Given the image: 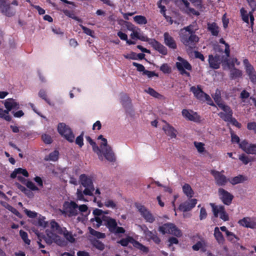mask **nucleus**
<instances>
[{
	"instance_id": "nucleus-1",
	"label": "nucleus",
	"mask_w": 256,
	"mask_h": 256,
	"mask_svg": "<svg viewBox=\"0 0 256 256\" xmlns=\"http://www.w3.org/2000/svg\"><path fill=\"white\" fill-rule=\"evenodd\" d=\"M50 225V230H46V236L44 237L45 241L48 244H50L54 242L60 246H64L66 244L64 240L54 232L63 234L65 238L71 243L75 242V238L72 233L68 232L66 228L60 227L54 220H51Z\"/></svg>"
},
{
	"instance_id": "nucleus-2",
	"label": "nucleus",
	"mask_w": 256,
	"mask_h": 256,
	"mask_svg": "<svg viewBox=\"0 0 256 256\" xmlns=\"http://www.w3.org/2000/svg\"><path fill=\"white\" fill-rule=\"evenodd\" d=\"M80 184L85 188L83 192L80 190H77V198L80 200L88 201L84 198L86 196H92L94 190L91 178L85 174H82L80 177Z\"/></svg>"
},
{
	"instance_id": "nucleus-3",
	"label": "nucleus",
	"mask_w": 256,
	"mask_h": 256,
	"mask_svg": "<svg viewBox=\"0 0 256 256\" xmlns=\"http://www.w3.org/2000/svg\"><path fill=\"white\" fill-rule=\"evenodd\" d=\"M102 224L106 226L110 232L116 234H124L125 232L123 228L117 226V222L114 219L107 216H102Z\"/></svg>"
},
{
	"instance_id": "nucleus-4",
	"label": "nucleus",
	"mask_w": 256,
	"mask_h": 256,
	"mask_svg": "<svg viewBox=\"0 0 256 256\" xmlns=\"http://www.w3.org/2000/svg\"><path fill=\"white\" fill-rule=\"evenodd\" d=\"M58 133L70 142H73L74 140V135L70 126L66 124L60 123L58 126Z\"/></svg>"
},
{
	"instance_id": "nucleus-5",
	"label": "nucleus",
	"mask_w": 256,
	"mask_h": 256,
	"mask_svg": "<svg viewBox=\"0 0 256 256\" xmlns=\"http://www.w3.org/2000/svg\"><path fill=\"white\" fill-rule=\"evenodd\" d=\"M180 38L182 42L188 47L192 48L194 47L196 44L198 42L199 38L194 34H184V32L180 34Z\"/></svg>"
},
{
	"instance_id": "nucleus-6",
	"label": "nucleus",
	"mask_w": 256,
	"mask_h": 256,
	"mask_svg": "<svg viewBox=\"0 0 256 256\" xmlns=\"http://www.w3.org/2000/svg\"><path fill=\"white\" fill-rule=\"evenodd\" d=\"M158 230L162 234H168L178 237L182 236L180 230L173 224H165L160 226Z\"/></svg>"
},
{
	"instance_id": "nucleus-7",
	"label": "nucleus",
	"mask_w": 256,
	"mask_h": 256,
	"mask_svg": "<svg viewBox=\"0 0 256 256\" xmlns=\"http://www.w3.org/2000/svg\"><path fill=\"white\" fill-rule=\"evenodd\" d=\"M225 111L220 112L218 116L226 122H230L238 128H240L241 124H240L234 118H232V112L230 107H225Z\"/></svg>"
},
{
	"instance_id": "nucleus-8",
	"label": "nucleus",
	"mask_w": 256,
	"mask_h": 256,
	"mask_svg": "<svg viewBox=\"0 0 256 256\" xmlns=\"http://www.w3.org/2000/svg\"><path fill=\"white\" fill-rule=\"evenodd\" d=\"M194 96L198 100L202 101H206L210 105H213L210 98L207 94H205L200 88L199 86H192L190 88Z\"/></svg>"
},
{
	"instance_id": "nucleus-9",
	"label": "nucleus",
	"mask_w": 256,
	"mask_h": 256,
	"mask_svg": "<svg viewBox=\"0 0 256 256\" xmlns=\"http://www.w3.org/2000/svg\"><path fill=\"white\" fill-rule=\"evenodd\" d=\"M178 61L176 62V66L180 73L182 74H186L190 76V73L187 72L186 70H190L192 66L189 62L184 58L180 56L177 58Z\"/></svg>"
},
{
	"instance_id": "nucleus-10",
	"label": "nucleus",
	"mask_w": 256,
	"mask_h": 256,
	"mask_svg": "<svg viewBox=\"0 0 256 256\" xmlns=\"http://www.w3.org/2000/svg\"><path fill=\"white\" fill-rule=\"evenodd\" d=\"M78 206L74 202H65L63 205L62 212L65 215L72 216L78 214Z\"/></svg>"
},
{
	"instance_id": "nucleus-11",
	"label": "nucleus",
	"mask_w": 256,
	"mask_h": 256,
	"mask_svg": "<svg viewBox=\"0 0 256 256\" xmlns=\"http://www.w3.org/2000/svg\"><path fill=\"white\" fill-rule=\"evenodd\" d=\"M100 151V154H96L98 157V158L103 160L104 158L110 162H114L116 161V158L114 153L112 149V147L108 148L102 150Z\"/></svg>"
},
{
	"instance_id": "nucleus-12",
	"label": "nucleus",
	"mask_w": 256,
	"mask_h": 256,
	"mask_svg": "<svg viewBox=\"0 0 256 256\" xmlns=\"http://www.w3.org/2000/svg\"><path fill=\"white\" fill-rule=\"evenodd\" d=\"M212 212L215 217H219L224 221H228L229 220L228 215L224 210L222 206H215L214 204H210Z\"/></svg>"
},
{
	"instance_id": "nucleus-13",
	"label": "nucleus",
	"mask_w": 256,
	"mask_h": 256,
	"mask_svg": "<svg viewBox=\"0 0 256 256\" xmlns=\"http://www.w3.org/2000/svg\"><path fill=\"white\" fill-rule=\"evenodd\" d=\"M136 207L141 216L147 222L152 223L154 221V216L144 206L138 204H136Z\"/></svg>"
},
{
	"instance_id": "nucleus-14",
	"label": "nucleus",
	"mask_w": 256,
	"mask_h": 256,
	"mask_svg": "<svg viewBox=\"0 0 256 256\" xmlns=\"http://www.w3.org/2000/svg\"><path fill=\"white\" fill-rule=\"evenodd\" d=\"M239 146L248 154H256V144H250L244 140L240 143Z\"/></svg>"
},
{
	"instance_id": "nucleus-15",
	"label": "nucleus",
	"mask_w": 256,
	"mask_h": 256,
	"mask_svg": "<svg viewBox=\"0 0 256 256\" xmlns=\"http://www.w3.org/2000/svg\"><path fill=\"white\" fill-rule=\"evenodd\" d=\"M102 211L101 210L96 208L94 210L93 214L94 218L90 220L92 226L96 228H98L102 224V216H106L102 214Z\"/></svg>"
},
{
	"instance_id": "nucleus-16",
	"label": "nucleus",
	"mask_w": 256,
	"mask_h": 256,
	"mask_svg": "<svg viewBox=\"0 0 256 256\" xmlns=\"http://www.w3.org/2000/svg\"><path fill=\"white\" fill-rule=\"evenodd\" d=\"M238 224L244 228H256V219L254 218L244 217L240 220Z\"/></svg>"
},
{
	"instance_id": "nucleus-17",
	"label": "nucleus",
	"mask_w": 256,
	"mask_h": 256,
	"mask_svg": "<svg viewBox=\"0 0 256 256\" xmlns=\"http://www.w3.org/2000/svg\"><path fill=\"white\" fill-rule=\"evenodd\" d=\"M22 175L25 177L28 176V173L26 169L22 168H16L10 174V177L12 178H17L18 180L21 182L26 181V179L21 176Z\"/></svg>"
},
{
	"instance_id": "nucleus-18",
	"label": "nucleus",
	"mask_w": 256,
	"mask_h": 256,
	"mask_svg": "<svg viewBox=\"0 0 256 256\" xmlns=\"http://www.w3.org/2000/svg\"><path fill=\"white\" fill-rule=\"evenodd\" d=\"M164 124L162 126V129L165 134L170 138H176L178 134L177 130L166 122L164 121Z\"/></svg>"
},
{
	"instance_id": "nucleus-19",
	"label": "nucleus",
	"mask_w": 256,
	"mask_h": 256,
	"mask_svg": "<svg viewBox=\"0 0 256 256\" xmlns=\"http://www.w3.org/2000/svg\"><path fill=\"white\" fill-rule=\"evenodd\" d=\"M218 195L222 202L226 205H230L233 198V196L230 192L223 188L218 190Z\"/></svg>"
},
{
	"instance_id": "nucleus-20",
	"label": "nucleus",
	"mask_w": 256,
	"mask_h": 256,
	"mask_svg": "<svg viewBox=\"0 0 256 256\" xmlns=\"http://www.w3.org/2000/svg\"><path fill=\"white\" fill-rule=\"evenodd\" d=\"M148 44L152 46V48L158 51L162 54L166 55L168 53L167 48L162 44L156 40L154 39H150L148 42Z\"/></svg>"
},
{
	"instance_id": "nucleus-21",
	"label": "nucleus",
	"mask_w": 256,
	"mask_h": 256,
	"mask_svg": "<svg viewBox=\"0 0 256 256\" xmlns=\"http://www.w3.org/2000/svg\"><path fill=\"white\" fill-rule=\"evenodd\" d=\"M196 199L190 200L181 204L179 206V210L184 212L190 211L196 206Z\"/></svg>"
},
{
	"instance_id": "nucleus-22",
	"label": "nucleus",
	"mask_w": 256,
	"mask_h": 256,
	"mask_svg": "<svg viewBox=\"0 0 256 256\" xmlns=\"http://www.w3.org/2000/svg\"><path fill=\"white\" fill-rule=\"evenodd\" d=\"M182 115L186 119L198 122L200 120V118L196 112L192 110L184 109L182 110Z\"/></svg>"
},
{
	"instance_id": "nucleus-23",
	"label": "nucleus",
	"mask_w": 256,
	"mask_h": 256,
	"mask_svg": "<svg viewBox=\"0 0 256 256\" xmlns=\"http://www.w3.org/2000/svg\"><path fill=\"white\" fill-rule=\"evenodd\" d=\"M244 63L246 67V72L248 75L251 81L254 82H256V72L254 70V68L248 62V60H244Z\"/></svg>"
},
{
	"instance_id": "nucleus-24",
	"label": "nucleus",
	"mask_w": 256,
	"mask_h": 256,
	"mask_svg": "<svg viewBox=\"0 0 256 256\" xmlns=\"http://www.w3.org/2000/svg\"><path fill=\"white\" fill-rule=\"evenodd\" d=\"M222 57L220 56H209L208 62L210 66V68L214 69L218 68H220V63L222 62Z\"/></svg>"
},
{
	"instance_id": "nucleus-25",
	"label": "nucleus",
	"mask_w": 256,
	"mask_h": 256,
	"mask_svg": "<svg viewBox=\"0 0 256 256\" xmlns=\"http://www.w3.org/2000/svg\"><path fill=\"white\" fill-rule=\"evenodd\" d=\"M130 36L132 40H139L143 42H148L149 38L141 31L138 27L132 32Z\"/></svg>"
},
{
	"instance_id": "nucleus-26",
	"label": "nucleus",
	"mask_w": 256,
	"mask_h": 256,
	"mask_svg": "<svg viewBox=\"0 0 256 256\" xmlns=\"http://www.w3.org/2000/svg\"><path fill=\"white\" fill-rule=\"evenodd\" d=\"M240 13L242 20L247 24H248L249 22L250 18V24L252 26L254 20L252 12H248L244 8H242L240 10Z\"/></svg>"
},
{
	"instance_id": "nucleus-27",
	"label": "nucleus",
	"mask_w": 256,
	"mask_h": 256,
	"mask_svg": "<svg viewBox=\"0 0 256 256\" xmlns=\"http://www.w3.org/2000/svg\"><path fill=\"white\" fill-rule=\"evenodd\" d=\"M211 174L214 176L217 184L224 186L226 184L228 180L221 172L216 170H212Z\"/></svg>"
},
{
	"instance_id": "nucleus-28",
	"label": "nucleus",
	"mask_w": 256,
	"mask_h": 256,
	"mask_svg": "<svg viewBox=\"0 0 256 256\" xmlns=\"http://www.w3.org/2000/svg\"><path fill=\"white\" fill-rule=\"evenodd\" d=\"M4 107L9 112L12 109H18L20 108V104L15 100L13 98H8L2 102Z\"/></svg>"
},
{
	"instance_id": "nucleus-29",
	"label": "nucleus",
	"mask_w": 256,
	"mask_h": 256,
	"mask_svg": "<svg viewBox=\"0 0 256 256\" xmlns=\"http://www.w3.org/2000/svg\"><path fill=\"white\" fill-rule=\"evenodd\" d=\"M0 10L5 15L10 16L14 14V12L11 10L10 4H8L4 0H0Z\"/></svg>"
},
{
	"instance_id": "nucleus-30",
	"label": "nucleus",
	"mask_w": 256,
	"mask_h": 256,
	"mask_svg": "<svg viewBox=\"0 0 256 256\" xmlns=\"http://www.w3.org/2000/svg\"><path fill=\"white\" fill-rule=\"evenodd\" d=\"M164 37V42L166 46L172 49L176 48V44L174 40L168 33L165 32Z\"/></svg>"
},
{
	"instance_id": "nucleus-31",
	"label": "nucleus",
	"mask_w": 256,
	"mask_h": 256,
	"mask_svg": "<svg viewBox=\"0 0 256 256\" xmlns=\"http://www.w3.org/2000/svg\"><path fill=\"white\" fill-rule=\"evenodd\" d=\"M57 9L62 12L66 16L74 20L80 21V20L74 15L73 11L69 10L66 8V6L64 4H61L60 7V8H58Z\"/></svg>"
},
{
	"instance_id": "nucleus-32",
	"label": "nucleus",
	"mask_w": 256,
	"mask_h": 256,
	"mask_svg": "<svg viewBox=\"0 0 256 256\" xmlns=\"http://www.w3.org/2000/svg\"><path fill=\"white\" fill-rule=\"evenodd\" d=\"M220 92L218 90H216L213 96V98L215 101V102L217 104L218 107L222 110L224 112L225 108H224L225 107H229L228 106L225 105L222 101L220 99Z\"/></svg>"
},
{
	"instance_id": "nucleus-33",
	"label": "nucleus",
	"mask_w": 256,
	"mask_h": 256,
	"mask_svg": "<svg viewBox=\"0 0 256 256\" xmlns=\"http://www.w3.org/2000/svg\"><path fill=\"white\" fill-rule=\"evenodd\" d=\"M198 30V26L196 22H194L192 24L184 28L180 31V34L184 32V34H194L196 30Z\"/></svg>"
},
{
	"instance_id": "nucleus-34",
	"label": "nucleus",
	"mask_w": 256,
	"mask_h": 256,
	"mask_svg": "<svg viewBox=\"0 0 256 256\" xmlns=\"http://www.w3.org/2000/svg\"><path fill=\"white\" fill-rule=\"evenodd\" d=\"M206 241L202 238H200L196 244L192 246V249L194 250L198 251L201 250L202 251L206 250Z\"/></svg>"
},
{
	"instance_id": "nucleus-35",
	"label": "nucleus",
	"mask_w": 256,
	"mask_h": 256,
	"mask_svg": "<svg viewBox=\"0 0 256 256\" xmlns=\"http://www.w3.org/2000/svg\"><path fill=\"white\" fill-rule=\"evenodd\" d=\"M214 235L216 240L219 244H224V238L222 233L220 232L219 228L216 227L214 228Z\"/></svg>"
},
{
	"instance_id": "nucleus-36",
	"label": "nucleus",
	"mask_w": 256,
	"mask_h": 256,
	"mask_svg": "<svg viewBox=\"0 0 256 256\" xmlns=\"http://www.w3.org/2000/svg\"><path fill=\"white\" fill-rule=\"evenodd\" d=\"M98 140H99L98 144L100 146H98V148L99 150H102L111 147L108 144L107 140L104 138L102 135L99 136L98 138Z\"/></svg>"
},
{
	"instance_id": "nucleus-37",
	"label": "nucleus",
	"mask_w": 256,
	"mask_h": 256,
	"mask_svg": "<svg viewBox=\"0 0 256 256\" xmlns=\"http://www.w3.org/2000/svg\"><path fill=\"white\" fill-rule=\"evenodd\" d=\"M182 192L188 198H192L194 195V192L190 186L188 184H184L182 186Z\"/></svg>"
},
{
	"instance_id": "nucleus-38",
	"label": "nucleus",
	"mask_w": 256,
	"mask_h": 256,
	"mask_svg": "<svg viewBox=\"0 0 256 256\" xmlns=\"http://www.w3.org/2000/svg\"><path fill=\"white\" fill-rule=\"evenodd\" d=\"M194 144L199 154H205L207 152L204 143L198 142H194Z\"/></svg>"
},
{
	"instance_id": "nucleus-39",
	"label": "nucleus",
	"mask_w": 256,
	"mask_h": 256,
	"mask_svg": "<svg viewBox=\"0 0 256 256\" xmlns=\"http://www.w3.org/2000/svg\"><path fill=\"white\" fill-rule=\"evenodd\" d=\"M134 22L139 25H144L147 24L148 20L146 18L142 15L136 16L133 18Z\"/></svg>"
},
{
	"instance_id": "nucleus-40",
	"label": "nucleus",
	"mask_w": 256,
	"mask_h": 256,
	"mask_svg": "<svg viewBox=\"0 0 256 256\" xmlns=\"http://www.w3.org/2000/svg\"><path fill=\"white\" fill-rule=\"evenodd\" d=\"M208 28L213 36H216L218 35L219 28L216 23L208 24Z\"/></svg>"
},
{
	"instance_id": "nucleus-41",
	"label": "nucleus",
	"mask_w": 256,
	"mask_h": 256,
	"mask_svg": "<svg viewBox=\"0 0 256 256\" xmlns=\"http://www.w3.org/2000/svg\"><path fill=\"white\" fill-rule=\"evenodd\" d=\"M133 246L144 254H147L149 251L148 248V247L144 246L142 244L135 240L134 242Z\"/></svg>"
},
{
	"instance_id": "nucleus-42",
	"label": "nucleus",
	"mask_w": 256,
	"mask_h": 256,
	"mask_svg": "<svg viewBox=\"0 0 256 256\" xmlns=\"http://www.w3.org/2000/svg\"><path fill=\"white\" fill-rule=\"evenodd\" d=\"M246 180V178L245 176L242 175H239L231 178L230 182L232 184L235 185L242 182Z\"/></svg>"
},
{
	"instance_id": "nucleus-43",
	"label": "nucleus",
	"mask_w": 256,
	"mask_h": 256,
	"mask_svg": "<svg viewBox=\"0 0 256 256\" xmlns=\"http://www.w3.org/2000/svg\"><path fill=\"white\" fill-rule=\"evenodd\" d=\"M9 112V110L7 109L4 110L2 108H0V118L6 121H10L12 118L10 116Z\"/></svg>"
},
{
	"instance_id": "nucleus-44",
	"label": "nucleus",
	"mask_w": 256,
	"mask_h": 256,
	"mask_svg": "<svg viewBox=\"0 0 256 256\" xmlns=\"http://www.w3.org/2000/svg\"><path fill=\"white\" fill-rule=\"evenodd\" d=\"M140 228L147 238L152 240L156 235L155 233L150 231L146 226H140Z\"/></svg>"
},
{
	"instance_id": "nucleus-45",
	"label": "nucleus",
	"mask_w": 256,
	"mask_h": 256,
	"mask_svg": "<svg viewBox=\"0 0 256 256\" xmlns=\"http://www.w3.org/2000/svg\"><path fill=\"white\" fill-rule=\"evenodd\" d=\"M24 183L27 187L28 188L30 189L32 191H38V188L35 185V184L30 180H26V181L24 182H22Z\"/></svg>"
},
{
	"instance_id": "nucleus-46",
	"label": "nucleus",
	"mask_w": 256,
	"mask_h": 256,
	"mask_svg": "<svg viewBox=\"0 0 256 256\" xmlns=\"http://www.w3.org/2000/svg\"><path fill=\"white\" fill-rule=\"evenodd\" d=\"M58 152L54 150V152L50 153L48 156H46L45 160H46L56 161L58 159Z\"/></svg>"
},
{
	"instance_id": "nucleus-47",
	"label": "nucleus",
	"mask_w": 256,
	"mask_h": 256,
	"mask_svg": "<svg viewBox=\"0 0 256 256\" xmlns=\"http://www.w3.org/2000/svg\"><path fill=\"white\" fill-rule=\"evenodd\" d=\"M134 240L130 236H128L125 238H123L118 242V243L120 244L122 246H127L129 243H131L132 245Z\"/></svg>"
},
{
	"instance_id": "nucleus-48",
	"label": "nucleus",
	"mask_w": 256,
	"mask_h": 256,
	"mask_svg": "<svg viewBox=\"0 0 256 256\" xmlns=\"http://www.w3.org/2000/svg\"><path fill=\"white\" fill-rule=\"evenodd\" d=\"M38 224L42 228H46L48 226V222L46 220V218L40 215L38 218Z\"/></svg>"
},
{
	"instance_id": "nucleus-49",
	"label": "nucleus",
	"mask_w": 256,
	"mask_h": 256,
	"mask_svg": "<svg viewBox=\"0 0 256 256\" xmlns=\"http://www.w3.org/2000/svg\"><path fill=\"white\" fill-rule=\"evenodd\" d=\"M38 96L44 100L49 104H50V100L48 98L46 90L44 89H40L38 92Z\"/></svg>"
},
{
	"instance_id": "nucleus-50",
	"label": "nucleus",
	"mask_w": 256,
	"mask_h": 256,
	"mask_svg": "<svg viewBox=\"0 0 256 256\" xmlns=\"http://www.w3.org/2000/svg\"><path fill=\"white\" fill-rule=\"evenodd\" d=\"M87 140L90 144L92 147L93 151L96 152V154H100V151L99 150L98 146L96 145V143L94 142L91 139L90 137H88L86 138Z\"/></svg>"
},
{
	"instance_id": "nucleus-51",
	"label": "nucleus",
	"mask_w": 256,
	"mask_h": 256,
	"mask_svg": "<svg viewBox=\"0 0 256 256\" xmlns=\"http://www.w3.org/2000/svg\"><path fill=\"white\" fill-rule=\"evenodd\" d=\"M104 206L108 208H111L112 209H116L117 208V204L112 200L108 199L106 200L104 202Z\"/></svg>"
},
{
	"instance_id": "nucleus-52",
	"label": "nucleus",
	"mask_w": 256,
	"mask_h": 256,
	"mask_svg": "<svg viewBox=\"0 0 256 256\" xmlns=\"http://www.w3.org/2000/svg\"><path fill=\"white\" fill-rule=\"evenodd\" d=\"M88 229H89L90 233L92 235L96 237L97 238H105L104 234L97 232L90 227L88 228Z\"/></svg>"
},
{
	"instance_id": "nucleus-53",
	"label": "nucleus",
	"mask_w": 256,
	"mask_h": 256,
	"mask_svg": "<svg viewBox=\"0 0 256 256\" xmlns=\"http://www.w3.org/2000/svg\"><path fill=\"white\" fill-rule=\"evenodd\" d=\"M20 235L26 244L28 245L30 244V240L28 239V234L26 232L20 230Z\"/></svg>"
},
{
	"instance_id": "nucleus-54",
	"label": "nucleus",
	"mask_w": 256,
	"mask_h": 256,
	"mask_svg": "<svg viewBox=\"0 0 256 256\" xmlns=\"http://www.w3.org/2000/svg\"><path fill=\"white\" fill-rule=\"evenodd\" d=\"M230 70V73L232 78H236L242 76V72L240 70L238 69L233 68V67L231 68Z\"/></svg>"
},
{
	"instance_id": "nucleus-55",
	"label": "nucleus",
	"mask_w": 256,
	"mask_h": 256,
	"mask_svg": "<svg viewBox=\"0 0 256 256\" xmlns=\"http://www.w3.org/2000/svg\"><path fill=\"white\" fill-rule=\"evenodd\" d=\"M234 63L238 64L239 62H238V60L236 58H233L232 60V64H230L228 62H224L223 63V66L225 70L226 69H230L231 68H232L234 64Z\"/></svg>"
},
{
	"instance_id": "nucleus-56",
	"label": "nucleus",
	"mask_w": 256,
	"mask_h": 256,
	"mask_svg": "<svg viewBox=\"0 0 256 256\" xmlns=\"http://www.w3.org/2000/svg\"><path fill=\"white\" fill-rule=\"evenodd\" d=\"M226 236L228 240L232 242H235L239 240V238L234 234L230 232H228V234Z\"/></svg>"
},
{
	"instance_id": "nucleus-57",
	"label": "nucleus",
	"mask_w": 256,
	"mask_h": 256,
	"mask_svg": "<svg viewBox=\"0 0 256 256\" xmlns=\"http://www.w3.org/2000/svg\"><path fill=\"white\" fill-rule=\"evenodd\" d=\"M220 42L224 45V52L227 57H229L230 54V46L228 44L226 43L223 38H220Z\"/></svg>"
},
{
	"instance_id": "nucleus-58",
	"label": "nucleus",
	"mask_w": 256,
	"mask_h": 256,
	"mask_svg": "<svg viewBox=\"0 0 256 256\" xmlns=\"http://www.w3.org/2000/svg\"><path fill=\"white\" fill-rule=\"evenodd\" d=\"M144 91L146 93L148 94H149L154 98H158L160 96V94L158 92H157L154 90L150 88H148L145 89Z\"/></svg>"
},
{
	"instance_id": "nucleus-59",
	"label": "nucleus",
	"mask_w": 256,
	"mask_h": 256,
	"mask_svg": "<svg viewBox=\"0 0 256 256\" xmlns=\"http://www.w3.org/2000/svg\"><path fill=\"white\" fill-rule=\"evenodd\" d=\"M80 26L81 27V28H82V30H83L84 32L87 35H88L92 38H94V31L91 30L90 29L82 26V25H80Z\"/></svg>"
},
{
	"instance_id": "nucleus-60",
	"label": "nucleus",
	"mask_w": 256,
	"mask_h": 256,
	"mask_svg": "<svg viewBox=\"0 0 256 256\" xmlns=\"http://www.w3.org/2000/svg\"><path fill=\"white\" fill-rule=\"evenodd\" d=\"M160 70L166 74H168L171 72V68L170 66L166 64H162L160 68Z\"/></svg>"
},
{
	"instance_id": "nucleus-61",
	"label": "nucleus",
	"mask_w": 256,
	"mask_h": 256,
	"mask_svg": "<svg viewBox=\"0 0 256 256\" xmlns=\"http://www.w3.org/2000/svg\"><path fill=\"white\" fill-rule=\"evenodd\" d=\"M94 246L97 249L102 250L104 248V244L98 240H95L93 242Z\"/></svg>"
},
{
	"instance_id": "nucleus-62",
	"label": "nucleus",
	"mask_w": 256,
	"mask_h": 256,
	"mask_svg": "<svg viewBox=\"0 0 256 256\" xmlns=\"http://www.w3.org/2000/svg\"><path fill=\"white\" fill-rule=\"evenodd\" d=\"M24 212L30 218H34L38 216V214L36 212L28 210L26 208L24 210Z\"/></svg>"
},
{
	"instance_id": "nucleus-63",
	"label": "nucleus",
	"mask_w": 256,
	"mask_h": 256,
	"mask_svg": "<svg viewBox=\"0 0 256 256\" xmlns=\"http://www.w3.org/2000/svg\"><path fill=\"white\" fill-rule=\"evenodd\" d=\"M42 139L44 142L46 144H50L52 142V139L50 136L44 134L42 136Z\"/></svg>"
},
{
	"instance_id": "nucleus-64",
	"label": "nucleus",
	"mask_w": 256,
	"mask_h": 256,
	"mask_svg": "<svg viewBox=\"0 0 256 256\" xmlns=\"http://www.w3.org/2000/svg\"><path fill=\"white\" fill-rule=\"evenodd\" d=\"M250 96V94L246 90H242L240 94V98L242 100V102H246V100Z\"/></svg>"
}]
</instances>
